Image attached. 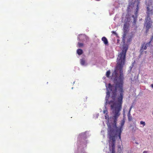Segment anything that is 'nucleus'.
I'll return each instance as SVG.
<instances>
[{
    "mask_svg": "<svg viewBox=\"0 0 153 153\" xmlns=\"http://www.w3.org/2000/svg\"><path fill=\"white\" fill-rule=\"evenodd\" d=\"M124 64H117V69L115 70L112 76L114 84L111 85L109 83L108 84V89L111 92V98L114 100L116 99L117 100L116 103H114L111 106V109L114 108L113 112L114 123L108 125V135L115 137L118 135L120 139H121V134L125 121L123 120L121 123L120 126L119 127L117 126L116 124L117 118L120 115V111L122 108L124 95V77L123 68Z\"/></svg>",
    "mask_w": 153,
    "mask_h": 153,
    "instance_id": "f257e3e1",
    "label": "nucleus"
},
{
    "mask_svg": "<svg viewBox=\"0 0 153 153\" xmlns=\"http://www.w3.org/2000/svg\"><path fill=\"white\" fill-rule=\"evenodd\" d=\"M109 140V146L111 147L112 153H115V137L108 135Z\"/></svg>",
    "mask_w": 153,
    "mask_h": 153,
    "instance_id": "f03ea898",
    "label": "nucleus"
},
{
    "mask_svg": "<svg viewBox=\"0 0 153 153\" xmlns=\"http://www.w3.org/2000/svg\"><path fill=\"white\" fill-rule=\"evenodd\" d=\"M145 26L146 29V32L147 33L149 30V29L151 27L152 25V22L149 17V15L147 16L145 19Z\"/></svg>",
    "mask_w": 153,
    "mask_h": 153,
    "instance_id": "7ed1b4c3",
    "label": "nucleus"
},
{
    "mask_svg": "<svg viewBox=\"0 0 153 153\" xmlns=\"http://www.w3.org/2000/svg\"><path fill=\"white\" fill-rule=\"evenodd\" d=\"M152 40V39L148 43L145 44L144 43L143 44H142L141 45V46L140 50L141 53L142 54L143 52V50H146L147 49V46L148 45H149V44L151 43V41Z\"/></svg>",
    "mask_w": 153,
    "mask_h": 153,
    "instance_id": "20e7f679",
    "label": "nucleus"
},
{
    "mask_svg": "<svg viewBox=\"0 0 153 153\" xmlns=\"http://www.w3.org/2000/svg\"><path fill=\"white\" fill-rule=\"evenodd\" d=\"M123 32H124V36H125L126 35V34L127 33L128 30V27L126 23H125L124 25L123 26Z\"/></svg>",
    "mask_w": 153,
    "mask_h": 153,
    "instance_id": "39448f33",
    "label": "nucleus"
},
{
    "mask_svg": "<svg viewBox=\"0 0 153 153\" xmlns=\"http://www.w3.org/2000/svg\"><path fill=\"white\" fill-rule=\"evenodd\" d=\"M102 40L105 45H108V42L107 39L105 37H103L102 38Z\"/></svg>",
    "mask_w": 153,
    "mask_h": 153,
    "instance_id": "423d86ee",
    "label": "nucleus"
},
{
    "mask_svg": "<svg viewBox=\"0 0 153 153\" xmlns=\"http://www.w3.org/2000/svg\"><path fill=\"white\" fill-rule=\"evenodd\" d=\"M77 53L79 55H81L83 53V51L81 49H78L77 50Z\"/></svg>",
    "mask_w": 153,
    "mask_h": 153,
    "instance_id": "0eeeda50",
    "label": "nucleus"
},
{
    "mask_svg": "<svg viewBox=\"0 0 153 153\" xmlns=\"http://www.w3.org/2000/svg\"><path fill=\"white\" fill-rule=\"evenodd\" d=\"M146 9H147V12H146V13L147 14V16H148V14H149V16H150V12L152 11V10H150L149 7H147Z\"/></svg>",
    "mask_w": 153,
    "mask_h": 153,
    "instance_id": "6e6552de",
    "label": "nucleus"
},
{
    "mask_svg": "<svg viewBox=\"0 0 153 153\" xmlns=\"http://www.w3.org/2000/svg\"><path fill=\"white\" fill-rule=\"evenodd\" d=\"M80 63L82 65H85V60L84 59H80Z\"/></svg>",
    "mask_w": 153,
    "mask_h": 153,
    "instance_id": "1a4fd4ad",
    "label": "nucleus"
},
{
    "mask_svg": "<svg viewBox=\"0 0 153 153\" xmlns=\"http://www.w3.org/2000/svg\"><path fill=\"white\" fill-rule=\"evenodd\" d=\"M132 108V106H131L129 109V111L128 113V118L129 119V117L130 116V111Z\"/></svg>",
    "mask_w": 153,
    "mask_h": 153,
    "instance_id": "9d476101",
    "label": "nucleus"
},
{
    "mask_svg": "<svg viewBox=\"0 0 153 153\" xmlns=\"http://www.w3.org/2000/svg\"><path fill=\"white\" fill-rule=\"evenodd\" d=\"M77 45L79 47H82L83 46V44L82 43L78 42Z\"/></svg>",
    "mask_w": 153,
    "mask_h": 153,
    "instance_id": "9b49d317",
    "label": "nucleus"
},
{
    "mask_svg": "<svg viewBox=\"0 0 153 153\" xmlns=\"http://www.w3.org/2000/svg\"><path fill=\"white\" fill-rule=\"evenodd\" d=\"M110 74V71H107L106 73V76L107 77H109V75Z\"/></svg>",
    "mask_w": 153,
    "mask_h": 153,
    "instance_id": "f8f14e48",
    "label": "nucleus"
},
{
    "mask_svg": "<svg viewBox=\"0 0 153 153\" xmlns=\"http://www.w3.org/2000/svg\"><path fill=\"white\" fill-rule=\"evenodd\" d=\"M138 9H139L138 5H137V8H136V12L135 13V15H137V14Z\"/></svg>",
    "mask_w": 153,
    "mask_h": 153,
    "instance_id": "ddd939ff",
    "label": "nucleus"
},
{
    "mask_svg": "<svg viewBox=\"0 0 153 153\" xmlns=\"http://www.w3.org/2000/svg\"><path fill=\"white\" fill-rule=\"evenodd\" d=\"M140 124L143 125V126H144L146 124L145 122H143V121H141L140 122Z\"/></svg>",
    "mask_w": 153,
    "mask_h": 153,
    "instance_id": "4468645a",
    "label": "nucleus"
},
{
    "mask_svg": "<svg viewBox=\"0 0 153 153\" xmlns=\"http://www.w3.org/2000/svg\"><path fill=\"white\" fill-rule=\"evenodd\" d=\"M132 17L134 18L133 23H134V24H135L137 21V19H135V18H134V15H132Z\"/></svg>",
    "mask_w": 153,
    "mask_h": 153,
    "instance_id": "2eb2a0df",
    "label": "nucleus"
},
{
    "mask_svg": "<svg viewBox=\"0 0 153 153\" xmlns=\"http://www.w3.org/2000/svg\"><path fill=\"white\" fill-rule=\"evenodd\" d=\"M104 114H105V115H107L108 113V111L107 110H104L103 111Z\"/></svg>",
    "mask_w": 153,
    "mask_h": 153,
    "instance_id": "dca6fc26",
    "label": "nucleus"
},
{
    "mask_svg": "<svg viewBox=\"0 0 153 153\" xmlns=\"http://www.w3.org/2000/svg\"><path fill=\"white\" fill-rule=\"evenodd\" d=\"M107 96H108V97L110 96V93L108 91L107 92Z\"/></svg>",
    "mask_w": 153,
    "mask_h": 153,
    "instance_id": "f3484780",
    "label": "nucleus"
},
{
    "mask_svg": "<svg viewBox=\"0 0 153 153\" xmlns=\"http://www.w3.org/2000/svg\"><path fill=\"white\" fill-rule=\"evenodd\" d=\"M111 33H112V34H114L115 35H117V33H116V32L115 31H112L111 32Z\"/></svg>",
    "mask_w": 153,
    "mask_h": 153,
    "instance_id": "a211bd4d",
    "label": "nucleus"
},
{
    "mask_svg": "<svg viewBox=\"0 0 153 153\" xmlns=\"http://www.w3.org/2000/svg\"><path fill=\"white\" fill-rule=\"evenodd\" d=\"M108 117V113L107 115H105V119H107V118Z\"/></svg>",
    "mask_w": 153,
    "mask_h": 153,
    "instance_id": "6ab92c4d",
    "label": "nucleus"
},
{
    "mask_svg": "<svg viewBox=\"0 0 153 153\" xmlns=\"http://www.w3.org/2000/svg\"><path fill=\"white\" fill-rule=\"evenodd\" d=\"M128 120L129 121H131L132 120V117L131 116L129 117V119L128 118Z\"/></svg>",
    "mask_w": 153,
    "mask_h": 153,
    "instance_id": "aec40b11",
    "label": "nucleus"
},
{
    "mask_svg": "<svg viewBox=\"0 0 153 153\" xmlns=\"http://www.w3.org/2000/svg\"><path fill=\"white\" fill-rule=\"evenodd\" d=\"M113 102H114V101H113L111 100L109 102V104H110L111 103H113Z\"/></svg>",
    "mask_w": 153,
    "mask_h": 153,
    "instance_id": "412c9836",
    "label": "nucleus"
},
{
    "mask_svg": "<svg viewBox=\"0 0 153 153\" xmlns=\"http://www.w3.org/2000/svg\"><path fill=\"white\" fill-rule=\"evenodd\" d=\"M143 153H147V151H144V152H143Z\"/></svg>",
    "mask_w": 153,
    "mask_h": 153,
    "instance_id": "4be33fe9",
    "label": "nucleus"
},
{
    "mask_svg": "<svg viewBox=\"0 0 153 153\" xmlns=\"http://www.w3.org/2000/svg\"><path fill=\"white\" fill-rule=\"evenodd\" d=\"M151 86L152 88H153V83L152 84Z\"/></svg>",
    "mask_w": 153,
    "mask_h": 153,
    "instance_id": "5701e85b",
    "label": "nucleus"
},
{
    "mask_svg": "<svg viewBox=\"0 0 153 153\" xmlns=\"http://www.w3.org/2000/svg\"><path fill=\"white\" fill-rule=\"evenodd\" d=\"M117 42H118L120 40L119 39H117Z\"/></svg>",
    "mask_w": 153,
    "mask_h": 153,
    "instance_id": "b1692460",
    "label": "nucleus"
},
{
    "mask_svg": "<svg viewBox=\"0 0 153 153\" xmlns=\"http://www.w3.org/2000/svg\"><path fill=\"white\" fill-rule=\"evenodd\" d=\"M120 147H121V146H119V147H119V148H120Z\"/></svg>",
    "mask_w": 153,
    "mask_h": 153,
    "instance_id": "393cba45",
    "label": "nucleus"
},
{
    "mask_svg": "<svg viewBox=\"0 0 153 153\" xmlns=\"http://www.w3.org/2000/svg\"><path fill=\"white\" fill-rule=\"evenodd\" d=\"M108 100V99H107L106 102H107V100Z\"/></svg>",
    "mask_w": 153,
    "mask_h": 153,
    "instance_id": "a878e982",
    "label": "nucleus"
}]
</instances>
